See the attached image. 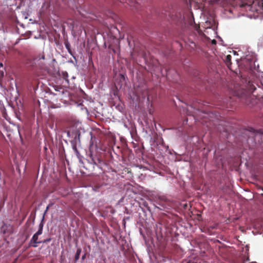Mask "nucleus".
<instances>
[{
	"label": "nucleus",
	"instance_id": "423d86ee",
	"mask_svg": "<svg viewBox=\"0 0 263 263\" xmlns=\"http://www.w3.org/2000/svg\"><path fill=\"white\" fill-rule=\"evenodd\" d=\"M247 88L249 90V91L251 92H253L256 89L255 86H254V85L250 82H249V83L247 86Z\"/></svg>",
	"mask_w": 263,
	"mask_h": 263
},
{
	"label": "nucleus",
	"instance_id": "4468645a",
	"mask_svg": "<svg viewBox=\"0 0 263 263\" xmlns=\"http://www.w3.org/2000/svg\"><path fill=\"white\" fill-rule=\"evenodd\" d=\"M84 258H85V255H84V256L82 257V259H83Z\"/></svg>",
	"mask_w": 263,
	"mask_h": 263
},
{
	"label": "nucleus",
	"instance_id": "f257e3e1",
	"mask_svg": "<svg viewBox=\"0 0 263 263\" xmlns=\"http://www.w3.org/2000/svg\"><path fill=\"white\" fill-rule=\"evenodd\" d=\"M248 7L251 11L263 14V0H253L251 4L248 5Z\"/></svg>",
	"mask_w": 263,
	"mask_h": 263
},
{
	"label": "nucleus",
	"instance_id": "ddd939ff",
	"mask_svg": "<svg viewBox=\"0 0 263 263\" xmlns=\"http://www.w3.org/2000/svg\"><path fill=\"white\" fill-rule=\"evenodd\" d=\"M3 64L2 63H0V67H3Z\"/></svg>",
	"mask_w": 263,
	"mask_h": 263
},
{
	"label": "nucleus",
	"instance_id": "6e6552de",
	"mask_svg": "<svg viewBox=\"0 0 263 263\" xmlns=\"http://www.w3.org/2000/svg\"><path fill=\"white\" fill-rule=\"evenodd\" d=\"M45 59V55L44 52L40 53L37 55L34 59V60L40 61V60H44Z\"/></svg>",
	"mask_w": 263,
	"mask_h": 263
},
{
	"label": "nucleus",
	"instance_id": "9b49d317",
	"mask_svg": "<svg viewBox=\"0 0 263 263\" xmlns=\"http://www.w3.org/2000/svg\"><path fill=\"white\" fill-rule=\"evenodd\" d=\"M51 240V239L50 238H47L46 239H44V240L43 241H41L40 242V243H47L49 241H50Z\"/></svg>",
	"mask_w": 263,
	"mask_h": 263
},
{
	"label": "nucleus",
	"instance_id": "7ed1b4c3",
	"mask_svg": "<svg viewBox=\"0 0 263 263\" xmlns=\"http://www.w3.org/2000/svg\"><path fill=\"white\" fill-rule=\"evenodd\" d=\"M231 58H232L231 55L229 54L226 57L225 59L224 60L226 64L229 68H230V66L232 64L231 63Z\"/></svg>",
	"mask_w": 263,
	"mask_h": 263
},
{
	"label": "nucleus",
	"instance_id": "9d476101",
	"mask_svg": "<svg viewBox=\"0 0 263 263\" xmlns=\"http://www.w3.org/2000/svg\"><path fill=\"white\" fill-rule=\"evenodd\" d=\"M43 224L41 223L39 226V229L38 231L35 233L38 235H40L43 233Z\"/></svg>",
	"mask_w": 263,
	"mask_h": 263
},
{
	"label": "nucleus",
	"instance_id": "f8f14e48",
	"mask_svg": "<svg viewBox=\"0 0 263 263\" xmlns=\"http://www.w3.org/2000/svg\"><path fill=\"white\" fill-rule=\"evenodd\" d=\"M212 44H216V40H213L212 41Z\"/></svg>",
	"mask_w": 263,
	"mask_h": 263
},
{
	"label": "nucleus",
	"instance_id": "f03ea898",
	"mask_svg": "<svg viewBox=\"0 0 263 263\" xmlns=\"http://www.w3.org/2000/svg\"><path fill=\"white\" fill-rule=\"evenodd\" d=\"M39 236V235H37L35 233L33 235L32 238L30 240L29 246L34 248L37 247V243H40L41 242V241H38Z\"/></svg>",
	"mask_w": 263,
	"mask_h": 263
},
{
	"label": "nucleus",
	"instance_id": "39448f33",
	"mask_svg": "<svg viewBox=\"0 0 263 263\" xmlns=\"http://www.w3.org/2000/svg\"><path fill=\"white\" fill-rule=\"evenodd\" d=\"M62 78L65 81L66 83L68 84L69 80L68 79V74L66 71H63L61 75Z\"/></svg>",
	"mask_w": 263,
	"mask_h": 263
},
{
	"label": "nucleus",
	"instance_id": "20e7f679",
	"mask_svg": "<svg viewBox=\"0 0 263 263\" xmlns=\"http://www.w3.org/2000/svg\"><path fill=\"white\" fill-rule=\"evenodd\" d=\"M250 131L252 132L254 134L255 140H256V139L257 138H260V137H261L262 135L263 134V133L256 132L252 128H250Z\"/></svg>",
	"mask_w": 263,
	"mask_h": 263
},
{
	"label": "nucleus",
	"instance_id": "0eeeda50",
	"mask_svg": "<svg viewBox=\"0 0 263 263\" xmlns=\"http://www.w3.org/2000/svg\"><path fill=\"white\" fill-rule=\"evenodd\" d=\"M81 253V249L80 248H78L75 256H74V261L76 262L77 261L80 257V255Z\"/></svg>",
	"mask_w": 263,
	"mask_h": 263
},
{
	"label": "nucleus",
	"instance_id": "1a4fd4ad",
	"mask_svg": "<svg viewBox=\"0 0 263 263\" xmlns=\"http://www.w3.org/2000/svg\"><path fill=\"white\" fill-rule=\"evenodd\" d=\"M65 46L66 48L67 49L68 52L73 56L71 48H70V45L68 43V42H65Z\"/></svg>",
	"mask_w": 263,
	"mask_h": 263
}]
</instances>
